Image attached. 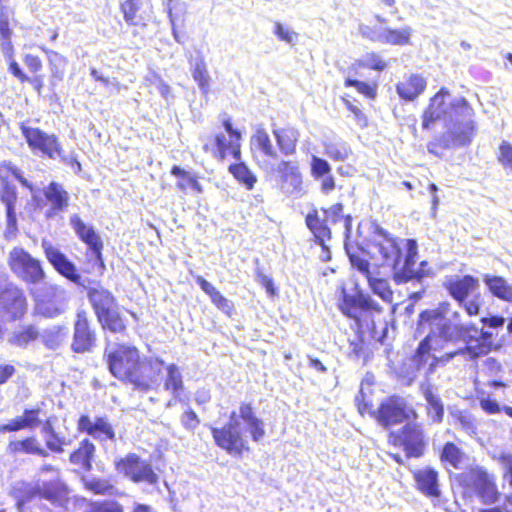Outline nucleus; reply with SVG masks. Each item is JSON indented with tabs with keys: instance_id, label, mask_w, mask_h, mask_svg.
Returning a JSON list of instances; mask_svg holds the SVG:
<instances>
[{
	"instance_id": "58",
	"label": "nucleus",
	"mask_w": 512,
	"mask_h": 512,
	"mask_svg": "<svg viewBox=\"0 0 512 512\" xmlns=\"http://www.w3.org/2000/svg\"><path fill=\"white\" fill-rule=\"evenodd\" d=\"M346 86H354L358 92L369 98H374L376 95L375 88L362 81L348 79L346 81Z\"/></svg>"
},
{
	"instance_id": "6",
	"label": "nucleus",
	"mask_w": 512,
	"mask_h": 512,
	"mask_svg": "<svg viewBox=\"0 0 512 512\" xmlns=\"http://www.w3.org/2000/svg\"><path fill=\"white\" fill-rule=\"evenodd\" d=\"M375 19L378 22L375 25H359L358 32L362 38L373 43L390 46H406L411 43L412 27L403 26L394 29L386 26L387 20L381 15H375Z\"/></svg>"
},
{
	"instance_id": "12",
	"label": "nucleus",
	"mask_w": 512,
	"mask_h": 512,
	"mask_svg": "<svg viewBox=\"0 0 512 512\" xmlns=\"http://www.w3.org/2000/svg\"><path fill=\"white\" fill-rule=\"evenodd\" d=\"M410 412L412 411L408 409L405 400L394 396L381 403L376 412V419L380 425L387 428L406 420Z\"/></svg>"
},
{
	"instance_id": "32",
	"label": "nucleus",
	"mask_w": 512,
	"mask_h": 512,
	"mask_svg": "<svg viewBox=\"0 0 512 512\" xmlns=\"http://www.w3.org/2000/svg\"><path fill=\"white\" fill-rule=\"evenodd\" d=\"M440 457L445 465L455 469H463L467 464L465 453L452 442H448L444 445Z\"/></svg>"
},
{
	"instance_id": "8",
	"label": "nucleus",
	"mask_w": 512,
	"mask_h": 512,
	"mask_svg": "<svg viewBox=\"0 0 512 512\" xmlns=\"http://www.w3.org/2000/svg\"><path fill=\"white\" fill-rule=\"evenodd\" d=\"M116 469L134 483L155 485L159 480L151 463L134 453H130L117 461Z\"/></svg>"
},
{
	"instance_id": "31",
	"label": "nucleus",
	"mask_w": 512,
	"mask_h": 512,
	"mask_svg": "<svg viewBox=\"0 0 512 512\" xmlns=\"http://www.w3.org/2000/svg\"><path fill=\"white\" fill-rule=\"evenodd\" d=\"M323 147L324 154L333 161H347L353 154L351 146L341 139L326 140Z\"/></svg>"
},
{
	"instance_id": "25",
	"label": "nucleus",
	"mask_w": 512,
	"mask_h": 512,
	"mask_svg": "<svg viewBox=\"0 0 512 512\" xmlns=\"http://www.w3.org/2000/svg\"><path fill=\"white\" fill-rule=\"evenodd\" d=\"M88 299L93 307L97 319L117 307V301L113 294L103 287L89 289Z\"/></svg>"
},
{
	"instance_id": "63",
	"label": "nucleus",
	"mask_w": 512,
	"mask_h": 512,
	"mask_svg": "<svg viewBox=\"0 0 512 512\" xmlns=\"http://www.w3.org/2000/svg\"><path fill=\"white\" fill-rule=\"evenodd\" d=\"M25 429L21 417L12 419L7 424L0 425V433L15 432Z\"/></svg>"
},
{
	"instance_id": "5",
	"label": "nucleus",
	"mask_w": 512,
	"mask_h": 512,
	"mask_svg": "<svg viewBox=\"0 0 512 512\" xmlns=\"http://www.w3.org/2000/svg\"><path fill=\"white\" fill-rule=\"evenodd\" d=\"M104 358L110 373L118 380L130 383L134 388L147 386L146 381L138 376L140 353L136 347L108 342Z\"/></svg>"
},
{
	"instance_id": "16",
	"label": "nucleus",
	"mask_w": 512,
	"mask_h": 512,
	"mask_svg": "<svg viewBox=\"0 0 512 512\" xmlns=\"http://www.w3.org/2000/svg\"><path fill=\"white\" fill-rule=\"evenodd\" d=\"M75 234L89 247L96 260L102 262L103 242L92 225L86 224L77 214L70 217Z\"/></svg>"
},
{
	"instance_id": "33",
	"label": "nucleus",
	"mask_w": 512,
	"mask_h": 512,
	"mask_svg": "<svg viewBox=\"0 0 512 512\" xmlns=\"http://www.w3.org/2000/svg\"><path fill=\"white\" fill-rule=\"evenodd\" d=\"M7 451L12 454L26 453L36 454L42 457L48 456V452L40 446L38 440L34 437L11 441L7 446Z\"/></svg>"
},
{
	"instance_id": "44",
	"label": "nucleus",
	"mask_w": 512,
	"mask_h": 512,
	"mask_svg": "<svg viewBox=\"0 0 512 512\" xmlns=\"http://www.w3.org/2000/svg\"><path fill=\"white\" fill-rule=\"evenodd\" d=\"M142 7V0H126L122 4V11L124 13L125 21L129 24H139L142 18L139 16V11Z\"/></svg>"
},
{
	"instance_id": "9",
	"label": "nucleus",
	"mask_w": 512,
	"mask_h": 512,
	"mask_svg": "<svg viewBox=\"0 0 512 512\" xmlns=\"http://www.w3.org/2000/svg\"><path fill=\"white\" fill-rule=\"evenodd\" d=\"M464 482L484 505L495 504L500 496L495 477L482 468H475L464 475Z\"/></svg>"
},
{
	"instance_id": "15",
	"label": "nucleus",
	"mask_w": 512,
	"mask_h": 512,
	"mask_svg": "<svg viewBox=\"0 0 512 512\" xmlns=\"http://www.w3.org/2000/svg\"><path fill=\"white\" fill-rule=\"evenodd\" d=\"M42 248L46 258L60 275L75 284H80L81 275L77 272L75 264L65 254L47 240L42 241Z\"/></svg>"
},
{
	"instance_id": "50",
	"label": "nucleus",
	"mask_w": 512,
	"mask_h": 512,
	"mask_svg": "<svg viewBox=\"0 0 512 512\" xmlns=\"http://www.w3.org/2000/svg\"><path fill=\"white\" fill-rule=\"evenodd\" d=\"M360 65L377 71H383L387 67L386 62L381 58V56L374 52L366 54L361 59Z\"/></svg>"
},
{
	"instance_id": "43",
	"label": "nucleus",
	"mask_w": 512,
	"mask_h": 512,
	"mask_svg": "<svg viewBox=\"0 0 512 512\" xmlns=\"http://www.w3.org/2000/svg\"><path fill=\"white\" fill-rule=\"evenodd\" d=\"M229 171L247 189H252L257 181L256 176L243 163L230 165Z\"/></svg>"
},
{
	"instance_id": "37",
	"label": "nucleus",
	"mask_w": 512,
	"mask_h": 512,
	"mask_svg": "<svg viewBox=\"0 0 512 512\" xmlns=\"http://www.w3.org/2000/svg\"><path fill=\"white\" fill-rule=\"evenodd\" d=\"M251 144L264 156L275 160L278 159V153L274 148L268 133L264 129H257L251 138Z\"/></svg>"
},
{
	"instance_id": "59",
	"label": "nucleus",
	"mask_w": 512,
	"mask_h": 512,
	"mask_svg": "<svg viewBox=\"0 0 512 512\" xmlns=\"http://www.w3.org/2000/svg\"><path fill=\"white\" fill-rule=\"evenodd\" d=\"M181 422L184 425V427L189 430H194L199 424V420L196 413L191 409L183 413L181 417Z\"/></svg>"
},
{
	"instance_id": "49",
	"label": "nucleus",
	"mask_w": 512,
	"mask_h": 512,
	"mask_svg": "<svg viewBox=\"0 0 512 512\" xmlns=\"http://www.w3.org/2000/svg\"><path fill=\"white\" fill-rule=\"evenodd\" d=\"M330 172L331 166L326 160L315 155L312 156L311 174L316 180H319L321 177L329 174Z\"/></svg>"
},
{
	"instance_id": "52",
	"label": "nucleus",
	"mask_w": 512,
	"mask_h": 512,
	"mask_svg": "<svg viewBox=\"0 0 512 512\" xmlns=\"http://www.w3.org/2000/svg\"><path fill=\"white\" fill-rule=\"evenodd\" d=\"M177 10H179L180 12L182 10H184V3L180 2L179 0H169L167 3V11H168V15H169L170 22L172 25L173 35H174L175 40L178 43H181L179 34L177 33V31L175 29V21L178 18V15L176 13Z\"/></svg>"
},
{
	"instance_id": "61",
	"label": "nucleus",
	"mask_w": 512,
	"mask_h": 512,
	"mask_svg": "<svg viewBox=\"0 0 512 512\" xmlns=\"http://www.w3.org/2000/svg\"><path fill=\"white\" fill-rule=\"evenodd\" d=\"M364 344L361 339L357 338L349 343L348 355L350 358L359 359L363 355Z\"/></svg>"
},
{
	"instance_id": "27",
	"label": "nucleus",
	"mask_w": 512,
	"mask_h": 512,
	"mask_svg": "<svg viewBox=\"0 0 512 512\" xmlns=\"http://www.w3.org/2000/svg\"><path fill=\"white\" fill-rule=\"evenodd\" d=\"M164 361L155 357L140 359V369L138 371L139 378L146 381V387H135L137 390L147 391L157 382L158 376L161 374Z\"/></svg>"
},
{
	"instance_id": "21",
	"label": "nucleus",
	"mask_w": 512,
	"mask_h": 512,
	"mask_svg": "<svg viewBox=\"0 0 512 512\" xmlns=\"http://www.w3.org/2000/svg\"><path fill=\"white\" fill-rule=\"evenodd\" d=\"M28 497L24 501H29L33 496L39 495L52 504L61 505L66 496V486L60 481H48L37 484L35 487H27Z\"/></svg>"
},
{
	"instance_id": "3",
	"label": "nucleus",
	"mask_w": 512,
	"mask_h": 512,
	"mask_svg": "<svg viewBox=\"0 0 512 512\" xmlns=\"http://www.w3.org/2000/svg\"><path fill=\"white\" fill-rule=\"evenodd\" d=\"M368 254L383 267L393 271V279L397 284L410 280H420L430 274L427 261L415 267L418 245L414 239H398L392 237L383 228L377 226L373 238L368 245Z\"/></svg>"
},
{
	"instance_id": "34",
	"label": "nucleus",
	"mask_w": 512,
	"mask_h": 512,
	"mask_svg": "<svg viewBox=\"0 0 512 512\" xmlns=\"http://www.w3.org/2000/svg\"><path fill=\"white\" fill-rule=\"evenodd\" d=\"M483 280L494 296L512 302V285H509L504 278L485 274Z\"/></svg>"
},
{
	"instance_id": "40",
	"label": "nucleus",
	"mask_w": 512,
	"mask_h": 512,
	"mask_svg": "<svg viewBox=\"0 0 512 512\" xmlns=\"http://www.w3.org/2000/svg\"><path fill=\"white\" fill-rule=\"evenodd\" d=\"M423 395L428 404V414L434 422H441L444 408L440 397L434 393L431 386L423 388Z\"/></svg>"
},
{
	"instance_id": "1",
	"label": "nucleus",
	"mask_w": 512,
	"mask_h": 512,
	"mask_svg": "<svg viewBox=\"0 0 512 512\" xmlns=\"http://www.w3.org/2000/svg\"><path fill=\"white\" fill-rule=\"evenodd\" d=\"M419 334H425L421 340L412 362L417 370H421L427 363V372L434 370L438 359L430 354L431 350H440L447 343L463 340L465 347L447 355V360L461 355L467 360H474L488 354L493 348V333L481 330L473 324H462L460 314L453 311L448 303H442L438 308L423 311L419 315L417 326Z\"/></svg>"
},
{
	"instance_id": "29",
	"label": "nucleus",
	"mask_w": 512,
	"mask_h": 512,
	"mask_svg": "<svg viewBox=\"0 0 512 512\" xmlns=\"http://www.w3.org/2000/svg\"><path fill=\"white\" fill-rule=\"evenodd\" d=\"M426 85V80L422 76L413 74L399 82L396 86V90L400 98L412 101L423 93Z\"/></svg>"
},
{
	"instance_id": "24",
	"label": "nucleus",
	"mask_w": 512,
	"mask_h": 512,
	"mask_svg": "<svg viewBox=\"0 0 512 512\" xmlns=\"http://www.w3.org/2000/svg\"><path fill=\"white\" fill-rule=\"evenodd\" d=\"M445 286L455 300L463 303L468 295L479 287V281L473 276L466 275L462 278H450Z\"/></svg>"
},
{
	"instance_id": "4",
	"label": "nucleus",
	"mask_w": 512,
	"mask_h": 512,
	"mask_svg": "<svg viewBox=\"0 0 512 512\" xmlns=\"http://www.w3.org/2000/svg\"><path fill=\"white\" fill-rule=\"evenodd\" d=\"M243 430L248 431L255 442L265 436V424L249 403H241L239 411H232L229 421L223 427L212 428L211 433L218 447L232 456H241L244 450H248Z\"/></svg>"
},
{
	"instance_id": "30",
	"label": "nucleus",
	"mask_w": 512,
	"mask_h": 512,
	"mask_svg": "<svg viewBox=\"0 0 512 512\" xmlns=\"http://www.w3.org/2000/svg\"><path fill=\"white\" fill-rule=\"evenodd\" d=\"M240 140L230 138L229 135L218 134L215 136V149L213 154L215 157L223 160L228 154L232 155L235 159H240Z\"/></svg>"
},
{
	"instance_id": "55",
	"label": "nucleus",
	"mask_w": 512,
	"mask_h": 512,
	"mask_svg": "<svg viewBox=\"0 0 512 512\" xmlns=\"http://www.w3.org/2000/svg\"><path fill=\"white\" fill-rule=\"evenodd\" d=\"M89 512H123V508L115 501H104L92 504Z\"/></svg>"
},
{
	"instance_id": "14",
	"label": "nucleus",
	"mask_w": 512,
	"mask_h": 512,
	"mask_svg": "<svg viewBox=\"0 0 512 512\" xmlns=\"http://www.w3.org/2000/svg\"><path fill=\"white\" fill-rule=\"evenodd\" d=\"M95 342L96 334L90 327L87 312L85 310L78 311L74 322L72 350L76 353L89 352L95 346Z\"/></svg>"
},
{
	"instance_id": "53",
	"label": "nucleus",
	"mask_w": 512,
	"mask_h": 512,
	"mask_svg": "<svg viewBox=\"0 0 512 512\" xmlns=\"http://www.w3.org/2000/svg\"><path fill=\"white\" fill-rule=\"evenodd\" d=\"M40 413L41 410L39 408L25 409L23 415L20 416L24 427L29 429L37 427L41 423V420L39 418Z\"/></svg>"
},
{
	"instance_id": "60",
	"label": "nucleus",
	"mask_w": 512,
	"mask_h": 512,
	"mask_svg": "<svg viewBox=\"0 0 512 512\" xmlns=\"http://www.w3.org/2000/svg\"><path fill=\"white\" fill-rule=\"evenodd\" d=\"M468 315L473 316L479 313L480 309V295H474L471 299H466L461 303Z\"/></svg>"
},
{
	"instance_id": "46",
	"label": "nucleus",
	"mask_w": 512,
	"mask_h": 512,
	"mask_svg": "<svg viewBox=\"0 0 512 512\" xmlns=\"http://www.w3.org/2000/svg\"><path fill=\"white\" fill-rule=\"evenodd\" d=\"M86 489L95 494H111L114 489L113 485L106 479L100 478H83Z\"/></svg>"
},
{
	"instance_id": "54",
	"label": "nucleus",
	"mask_w": 512,
	"mask_h": 512,
	"mask_svg": "<svg viewBox=\"0 0 512 512\" xmlns=\"http://www.w3.org/2000/svg\"><path fill=\"white\" fill-rule=\"evenodd\" d=\"M498 160L505 168L512 170V145L509 142L503 141L501 143Z\"/></svg>"
},
{
	"instance_id": "19",
	"label": "nucleus",
	"mask_w": 512,
	"mask_h": 512,
	"mask_svg": "<svg viewBox=\"0 0 512 512\" xmlns=\"http://www.w3.org/2000/svg\"><path fill=\"white\" fill-rule=\"evenodd\" d=\"M45 199L49 204V208L45 211L47 219H53L63 213L69 205V194L62 184L51 182L43 189Z\"/></svg>"
},
{
	"instance_id": "51",
	"label": "nucleus",
	"mask_w": 512,
	"mask_h": 512,
	"mask_svg": "<svg viewBox=\"0 0 512 512\" xmlns=\"http://www.w3.org/2000/svg\"><path fill=\"white\" fill-rule=\"evenodd\" d=\"M343 205L340 203H337L329 208V210L326 211L327 217L331 219L332 223H337L338 221L342 220L344 221V227L347 232L350 231L351 227V216H343Z\"/></svg>"
},
{
	"instance_id": "28",
	"label": "nucleus",
	"mask_w": 512,
	"mask_h": 512,
	"mask_svg": "<svg viewBox=\"0 0 512 512\" xmlns=\"http://www.w3.org/2000/svg\"><path fill=\"white\" fill-rule=\"evenodd\" d=\"M273 135L282 155L291 156L295 154L300 136L297 129L293 127L276 128L273 129Z\"/></svg>"
},
{
	"instance_id": "10",
	"label": "nucleus",
	"mask_w": 512,
	"mask_h": 512,
	"mask_svg": "<svg viewBox=\"0 0 512 512\" xmlns=\"http://www.w3.org/2000/svg\"><path fill=\"white\" fill-rule=\"evenodd\" d=\"M36 310L47 318H55L67 309V299L64 289L51 284H45L43 292H35Z\"/></svg>"
},
{
	"instance_id": "38",
	"label": "nucleus",
	"mask_w": 512,
	"mask_h": 512,
	"mask_svg": "<svg viewBox=\"0 0 512 512\" xmlns=\"http://www.w3.org/2000/svg\"><path fill=\"white\" fill-rule=\"evenodd\" d=\"M306 224L310 231L313 233L315 242L324 246L326 241L331 238V230L327 225L320 221L317 214H308L306 217Z\"/></svg>"
},
{
	"instance_id": "11",
	"label": "nucleus",
	"mask_w": 512,
	"mask_h": 512,
	"mask_svg": "<svg viewBox=\"0 0 512 512\" xmlns=\"http://www.w3.org/2000/svg\"><path fill=\"white\" fill-rule=\"evenodd\" d=\"M21 131L31 149L38 150L51 159L62 157L60 145L54 135H49L39 128L28 127L24 124L21 125Z\"/></svg>"
},
{
	"instance_id": "7",
	"label": "nucleus",
	"mask_w": 512,
	"mask_h": 512,
	"mask_svg": "<svg viewBox=\"0 0 512 512\" xmlns=\"http://www.w3.org/2000/svg\"><path fill=\"white\" fill-rule=\"evenodd\" d=\"M10 269L27 283H40L45 273L40 262L22 248L15 247L9 253Z\"/></svg>"
},
{
	"instance_id": "48",
	"label": "nucleus",
	"mask_w": 512,
	"mask_h": 512,
	"mask_svg": "<svg viewBox=\"0 0 512 512\" xmlns=\"http://www.w3.org/2000/svg\"><path fill=\"white\" fill-rule=\"evenodd\" d=\"M273 32L279 40L288 44H293L298 40V34L294 30L279 22L274 24Z\"/></svg>"
},
{
	"instance_id": "26",
	"label": "nucleus",
	"mask_w": 512,
	"mask_h": 512,
	"mask_svg": "<svg viewBox=\"0 0 512 512\" xmlns=\"http://www.w3.org/2000/svg\"><path fill=\"white\" fill-rule=\"evenodd\" d=\"M417 488L429 498H439L441 490L438 485V473L432 468H424L414 473Z\"/></svg>"
},
{
	"instance_id": "39",
	"label": "nucleus",
	"mask_w": 512,
	"mask_h": 512,
	"mask_svg": "<svg viewBox=\"0 0 512 512\" xmlns=\"http://www.w3.org/2000/svg\"><path fill=\"white\" fill-rule=\"evenodd\" d=\"M103 329L112 333H124L126 331V323L121 317L118 306L98 318Z\"/></svg>"
},
{
	"instance_id": "17",
	"label": "nucleus",
	"mask_w": 512,
	"mask_h": 512,
	"mask_svg": "<svg viewBox=\"0 0 512 512\" xmlns=\"http://www.w3.org/2000/svg\"><path fill=\"white\" fill-rule=\"evenodd\" d=\"M17 200L18 193L16 187L7 182L4 183L0 190V201L5 206L6 228L4 230V237L8 240L14 238L18 231L15 211Z\"/></svg>"
},
{
	"instance_id": "22",
	"label": "nucleus",
	"mask_w": 512,
	"mask_h": 512,
	"mask_svg": "<svg viewBox=\"0 0 512 512\" xmlns=\"http://www.w3.org/2000/svg\"><path fill=\"white\" fill-rule=\"evenodd\" d=\"M275 171L278 173L282 187L287 193L292 194L301 190L302 175L296 161L281 160L277 164Z\"/></svg>"
},
{
	"instance_id": "45",
	"label": "nucleus",
	"mask_w": 512,
	"mask_h": 512,
	"mask_svg": "<svg viewBox=\"0 0 512 512\" xmlns=\"http://www.w3.org/2000/svg\"><path fill=\"white\" fill-rule=\"evenodd\" d=\"M192 75L202 93L207 94L209 92V75L202 59L195 63Z\"/></svg>"
},
{
	"instance_id": "18",
	"label": "nucleus",
	"mask_w": 512,
	"mask_h": 512,
	"mask_svg": "<svg viewBox=\"0 0 512 512\" xmlns=\"http://www.w3.org/2000/svg\"><path fill=\"white\" fill-rule=\"evenodd\" d=\"M0 307H2L12 319H16L21 317L26 311V298L16 285L8 281L0 291Z\"/></svg>"
},
{
	"instance_id": "62",
	"label": "nucleus",
	"mask_w": 512,
	"mask_h": 512,
	"mask_svg": "<svg viewBox=\"0 0 512 512\" xmlns=\"http://www.w3.org/2000/svg\"><path fill=\"white\" fill-rule=\"evenodd\" d=\"M480 407L488 414H495L501 411L498 402L488 397L480 400Z\"/></svg>"
},
{
	"instance_id": "2",
	"label": "nucleus",
	"mask_w": 512,
	"mask_h": 512,
	"mask_svg": "<svg viewBox=\"0 0 512 512\" xmlns=\"http://www.w3.org/2000/svg\"><path fill=\"white\" fill-rule=\"evenodd\" d=\"M475 112L463 97H452L441 88L430 100L423 114L422 126L428 129L437 120H443L446 131L441 137L445 148L461 147L471 143L477 132Z\"/></svg>"
},
{
	"instance_id": "20",
	"label": "nucleus",
	"mask_w": 512,
	"mask_h": 512,
	"mask_svg": "<svg viewBox=\"0 0 512 512\" xmlns=\"http://www.w3.org/2000/svg\"><path fill=\"white\" fill-rule=\"evenodd\" d=\"M396 440L404 446L409 457H419L423 453L424 437L420 425L407 423L396 435Z\"/></svg>"
},
{
	"instance_id": "64",
	"label": "nucleus",
	"mask_w": 512,
	"mask_h": 512,
	"mask_svg": "<svg viewBox=\"0 0 512 512\" xmlns=\"http://www.w3.org/2000/svg\"><path fill=\"white\" fill-rule=\"evenodd\" d=\"M500 462L506 471V475L509 476V483L512 486V454L502 455Z\"/></svg>"
},
{
	"instance_id": "42",
	"label": "nucleus",
	"mask_w": 512,
	"mask_h": 512,
	"mask_svg": "<svg viewBox=\"0 0 512 512\" xmlns=\"http://www.w3.org/2000/svg\"><path fill=\"white\" fill-rule=\"evenodd\" d=\"M38 335V330L34 326L21 327L12 333L9 342L20 347L26 346L29 342L34 341Z\"/></svg>"
},
{
	"instance_id": "13",
	"label": "nucleus",
	"mask_w": 512,
	"mask_h": 512,
	"mask_svg": "<svg viewBox=\"0 0 512 512\" xmlns=\"http://www.w3.org/2000/svg\"><path fill=\"white\" fill-rule=\"evenodd\" d=\"M341 310L350 318L360 320L367 313H381V306L370 295L357 292L356 295L344 294Z\"/></svg>"
},
{
	"instance_id": "41",
	"label": "nucleus",
	"mask_w": 512,
	"mask_h": 512,
	"mask_svg": "<svg viewBox=\"0 0 512 512\" xmlns=\"http://www.w3.org/2000/svg\"><path fill=\"white\" fill-rule=\"evenodd\" d=\"M167 377L165 379L164 388L171 391L174 397H178L183 390V380L179 368L175 364H170L166 368Z\"/></svg>"
},
{
	"instance_id": "36",
	"label": "nucleus",
	"mask_w": 512,
	"mask_h": 512,
	"mask_svg": "<svg viewBox=\"0 0 512 512\" xmlns=\"http://www.w3.org/2000/svg\"><path fill=\"white\" fill-rule=\"evenodd\" d=\"M368 285L372 292L379 296L383 301L391 303L393 300V292L390 288L388 280L380 275V271H375L367 279Z\"/></svg>"
},
{
	"instance_id": "57",
	"label": "nucleus",
	"mask_w": 512,
	"mask_h": 512,
	"mask_svg": "<svg viewBox=\"0 0 512 512\" xmlns=\"http://www.w3.org/2000/svg\"><path fill=\"white\" fill-rule=\"evenodd\" d=\"M349 257L352 266L356 268L366 279L375 272L370 269V264L367 260L356 255H349Z\"/></svg>"
},
{
	"instance_id": "47",
	"label": "nucleus",
	"mask_w": 512,
	"mask_h": 512,
	"mask_svg": "<svg viewBox=\"0 0 512 512\" xmlns=\"http://www.w3.org/2000/svg\"><path fill=\"white\" fill-rule=\"evenodd\" d=\"M44 440L46 447L54 453H62L64 451L63 447L71 444L69 439L60 436L57 432L47 435Z\"/></svg>"
},
{
	"instance_id": "56",
	"label": "nucleus",
	"mask_w": 512,
	"mask_h": 512,
	"mask_svg": "<svg viewBox=\"0 0 512 512\" xmlns=\"http://www.w3.org/2000/svg\"><path fill=\"white\" fill-rule=\"evenodd\" d=\"M212 303L216 305L221 311L230 315L233 311V304L230 300L224 297L221 292L218 290L212 297L210 298Z\"/></svg>"
},
{
	"instance_id": "23",
	"label": "nucleus",
	"mask_w": 512,
	"mask_h": 512,
	"mask_svg": "<svg viewBox=\"0 0 512 512\" xmlns=\"http://www.w3.org/2000/svg\"><path fill=\"white\" fill-rule=\"evenodd\" d=\"M78 429L99 440H113L114 430L106 418L97 417L94 421L87 415H82L78 420Z\"/></svg>"
},
{
	"instance_id": "35",
	"label": "nucleus",
	"mask_w": 512,
	"mask_h": 512,
	"mask_svg": "<svg viewBox=\"0 0 512 512\" xmlns=\"http://www.w3.org/2000/svg\"><path fill=\"white\" fill-rule=\"evenodd\" d=\"M95 446L87 439L83 440L80 447L70 455L71 463L79 465L86 471L92 468V458L94 456Z\"/></svg>"
}]
</instances>
